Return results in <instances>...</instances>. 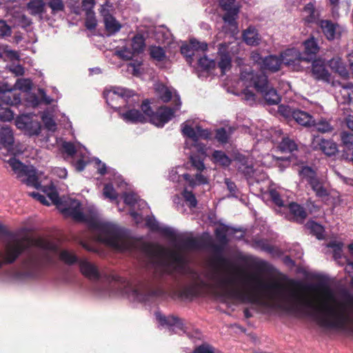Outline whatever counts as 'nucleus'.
<instances>
[{"label": "nucleus", "instance_id": "1", "mask_svg": "<svg viewBox=\"0 0 353 353\" xmlns=\"http://www.w3.org/2000/svg\"><path fill=\"white\" fill-rule=\"evenodd\" d=\"M212 261L217 268H231L237 274H244L243 283L251 289L245 292L234 288V277L220 278L215 273L207 274L208 279L223 288V296L228 299L258 303L288 313H300L312 318L320 327L327 330H344L352 321L345 304L336 301L326 283L305 284L295 279H288L286 283L276 280L266 282L256 273L245 274L223 254H214Z\"/></svg>", "mask_w": 353, "mask_h": 353}, {"label": "nucleus", "instance_id": "2", "mask_svg": "<svg viewBox=\"0 0 353 353\" xmlns=\"http://www.w3.org/2000/svg\"><path fill=\"white\" fill-rule=\"evenodd\" d=\"M92 237L120 251L134 249L139 239L129 230L119 228L111 222H87Z\"/></svg>", "mask_w": 353, "mask_h": 353}, {"label": "nucleus", "instance_id": "3", "mask_svg": "<svg viewBox=\"0 0 353 353\" xmlns=\"http://www.w3.org/2000/svg\"><path fill=\"white\" fill-rule=\"evenodd\" d=\"M80 272L89 280L98 282L103 285V289L112 290L122 294H127L132 291L138 295V290L134 289L125 278L116 274L114 272H99L97 267L87 261L81 259L79 261Z\"/></svg>", "mask_w": 353, "mask_h": 353}, {"label": "nucleus", "instance_id": "4", "mask_svg": "<svg viewBox=\"0 0 353 353\" xmlns=\"http://www.w3.org/2000/svg\"><path fill=\"white\" fill-rule=\"evenodd\" d=\"M169 256L172 263L176 265L175 268L182 274L186 275L190 281L189 284L181 286L176 292L177 296L189 300L199 296L203 290L208 286V283L202 279L198 271L188 266L186 258L180 252L172 251Z\"/></svg>", "mask_w": 353, "mask_h": 353}, {"label": "nucleus", "instance_id": "5", "mask_svg": "<svg viewBox=\"0 0 353 353\" xmlns=\"http://www.w3.org/2000/svg\"><path fill=\"white\" fill-rule=\"evenodd\" d=\"M241 80L247 87H254L261 92L268 104L280 102V96L275 89L270 87L267 76L262 72H254L250 68H245L241 72Z\"/></svg>", "mask_w": 353, "mask_h": 353}, {"label": "nucleus", "instance_id": "6", "mask_svg": "<svg viewBox=\"0 0 353 353\" xmlns=\"http://www.w3.org/2000/svg\"><path fill=\"white\" fill-rule=\"evenodd\" d=\"M8 163L11 167L17 177L27 185L39 188L40 183L36 170L32 166L24 165L15 157H11Z\"/></svg>", "mask_w": 353, "mask_h": 353}, {"label": "nucleus", "instance_id": "7", "mask_svg": "<svg viewBox=\"0 0 353 353\" xmlns=\"http://www.w3.org/2000/svg\"><path fill=\"white\" fill-rule=\"evenodd\" d=\"M225 245L221 243H214L212 236L208 234H203L200 238L188 237L181 243V248L184 250H194L210 248L214 255L223 254Z\"/></svg>", "mask_w": 353, "mask_h": 353}, {"label": "nucleus", "instance_id": "8", "mask_svg": "<svg viewBox=\"0 0 353 353\" xmlns=\"http://www.w3.org/2000/svg\"><path fill=\"white\" fill-rule=\"evenodd\" d=\"M58 210L65 218H72L74 221H86L84 218L83 208L80 201L72 198H63L58 205Z\"/></svg>", "mask_w": 353, "mask_h": 353}, {"label": "nucleus", "instance_id": "9", "mask_svg": "<svg viewBox=\"0 0 353 353\" xmlns=\"http://www.w3.org/2000/svg\"><path fill=\"white\" fill-rule=\"evenodd\" d=\"M280 112L286 117H292L301 125L311 127L314 125L315 120L309 113L300 110H296L290 106H282L279 108Z\"/></svg>", "mask_w": 353, "mask_h": 353}, {"label": "nucleus", "instance_id": "10", "mask_svg": "<svg viewBox=\"0 0 353 353\" xmlns=\"http://www.w3.org/2000/svg\"><path fill=\"white\" fill-rule=\"evenodd\" d=\"M16 125L19 129L26 130L30 135H38L41 132V124L27 114L17 117Z\"/></svg>", "mask_w": 353, "mask_h": 353}, {"label": "nucleus", "instance_id": "11", "mask_svg": "<svg viewBox=\"0 0 353 353\" xmlns=\"http://www.w3.org/2000/svg\"><path fill=\"white\" fill-rule=\"evenodd\" d=\"M174 110L166 106L159 108L151 118V123L157 127H163L173 117Z\"/></svg>", "mask_w": 353, "mask_h": 353}, {"label": "nucleus", "instance_id": "12", "mask_svg": "<svg viewBox=\"0 0 353 353\" xmlns=\"http://www.w3.org/2000/svg\"><path fill=\"white\" fill-rule=\"evenodd\" d=\"M312 148L314 150H321L325 154L330 157L334 155L337 152V145L334 142L319 137L314 139L312 143Z\"/></svg>", "mask_w": 353, "mask_h": 353}, {"label": "nucleus", "instance_id": "13", "mask_svg": "<svg viewBox=\"0 0 353 353\" xmlns=\"http://www.w3.org/2000/svg\"><path fill=\"white\" fill-rule=\"evenodd\" d=\"M312 61L311 72L312 77L316 80L330 82V74L326 68L324 61L321 59H314Z\"/></svg>", "mask_w": 353, "mask_h": 353}, {"label": "nucleus", "instance_id": "14", "mask_svg": "<svg viewBox=\"0 0 353 353\" xmlns=\"http://www.w3.org/2000/svg\"><path fill=\"white\" fill-rule=\"evenodd\" d=\"M304 51L301 52L303 55V61L310 63L314 60L316 54L319 51V46L314 37H311L303 42Z\"/></svg>", "mask_w": 353, "mask_h": 353}, {"label": "nucleus", "instance_id": "15", "mask_svg": "<svg viewBox=\"0 0 353 353\" xmlns=\"http://www.w3.org/2000/svg\"><path fill=\"white\" fill-rule=\"evenodd\" d=\"M283 63L288 65H299L303 61V55L301 52L295 48L286 50L281 54Z\"/></svg>", "mask_w": 353, "mask_h": 353}, {"label": "nucleus", "instance_id": "16", "mask_svg": "<svg viewBox=\"0 0 353 353\" xmlns=\"http://www.w3.org/2000/svg\"><path fill=\"white\" fill-rule=\"evenodd\" d=\"M149 208L147 203L140 199L136 205V209H133L130 214L134 219H141L142 221H154L153 216H149Z\"/></svg>", "mask_w": 353, "mask_h": 353}, {"label": "nucleus", "instance_id": "17", "mask_svg": "<svg viewBox=\"0 0 353 353\" xmlns=\"http://www.w3.org/2000/svg\"><path fill=\"white\" fill-rule=\"evenodd\" d=\"M327 39L332 41L336 38L339 26L330 20H320L318 23Z\"/></svg>", "mask_w": 353, "mask_h": 353}, {"label": "nucleus", "instance_id": "18", "mask_svg": "<svg viewBox=\"0 0 353 353\" xmlns=\"http://www.w3.org/2000/svg\"><path fill=\"white\" fill-rule=\"evenodd\" d=\"M316 1L310 2L307 3L303 10L307 15L303 19L305 23H318L319 20L320 14L319 12L315 8Z\"/></svg>", "mask_w": 353, "mask_h": 353}, {"label": "nucleus", "instance_id": "19", "mask_svg": "<svg viewBox=\"0 0 353 353\" xmlns=\"http://www.w3.org/2000/svg\"><path fill=\"white\" fill-rule=\"evenodd\" d=\"M157 320L161 323V325L173 326L176 325L180 330H183L184 327V324L183 321L176 316L170 315L165 316L160 313H157L156 314Z\"/></svg>", "mask_w": 353, "mask_h": 353}, {"label": "nucleus", "instance_id": "20", "mask_svg": "<svg viewBox=\"0 0 353 353\" xmlns=\"http://www.w3.org/2000/svg\"><path fill=\"white\" fill-rule=\"evenodd\" d=\"M282 63L283 61L281 59L276 56L270 55L263 59L261 68L263 70H268L272 72H276L279 70Z\"/></svg>", "mask_w": 353, "mask_h": 353}, {"label": "nucleus", "instance_id": "21", "mask_svg": "<svg viewBox=\"0 0 353 353\" xmlns=\"http://www.w3.org/2000/svg\"><path fill=\"white\" fill-rule=\"evenodd\" d=\"M243 38L244 41L250 46H257L261 41V37L256 29L252 26H250L243 31Z\"/></svg>", "mask_w": 353, "mask_h": 353}, {"label": "nucleus", "instance_id": "22", "mask_svg": "<svg viewBox=\"0 0 353 353\" xmlns=\"http://www.w3.org/2000/svg\"><path fill=\"white\" fill-rule=\"evenodd\" d=\"M122 118L126 121L132 123H145L147 119L145 116L138 110L132 109L128 110L126 112L123 113Z\"/></svg>", "mask_w": 353, "mask_h": 353}, {"label": "nucleus", "instance_id": "23", "mask_svg": "<svg viewBox=\"0 0 353 353\" xmlns=\"http://www.w3.org/2000/svg\"><path fill=\"white\" fill-rule=\"evenodd\" d=\"M103 21L105 28L110 34H114L119 32L121 28L120 23L108 12L104 14Z\"/></svg>", "mask_w": 353, "mask_h": 353}, {"label": "nucleus", "instance_id": "24", "mask_svg": "<svg viewBox=\"0 0 353 353\" xmlns=\"http://www.w3.org/2000/svg\"><path fill=\"white\" fill-rule=\"evenodd\" d=\"M183 178L185 181L188 182L189 185L192 188H194L196 185L208 183L207 177L200 172L195 174L194 179L188 173L183 174Z\"/></svg>", "mask_w": 353, "mask_h": 353}, {"label": "nucleus", "instance_id": "25", "mask_svg": "<svg viewBox=\"0 0 353 353\" xmlns=\"http://www.w3.org/2000/svg\"><path fill=\"white\" fill-rule=\"evenodd\" d=\"M330 66L343 78L346 79L349 77V72L341 59H332L330 61Z\"/></svg>", "mask_w": 353, "mask_h": 353}, {"label": "nucleus", "instance_id": "26", "mask_svg": "<svg viewBox=\"0 0 353 353\" xmlns=\"http://www.w3.org/2000/svg\"><path fill=\"white\" fill-rule=\"evenodd\" d=\"M238 13L239 8L232 9L229 11H226V13L223 17L224 22L230 26V30L233 32L236 31L238 29L237 23L236 21Z\"/></svg>", "mask_w": 353, "mask_h": 353}, {"label": "nucleus", "instance_id": "27", "mask_svg": "<svg viewBox=\"0 0 353 353\" xmlns=\"http://www.w3.org/2000/svg\"><path fill=\"white\" fill-rule=\"evenodd\" d=\"M46 3L43 0H30L27 8L32 15L41 14L45 11Z\"/></svg>", "mask_w": 353, "mask_h": 353}, {"label": "nucleus", "instance_id": "28", "mask_svg": "<svg viewBox=\"0 0 353 353\" xmlns=\"http://www.w3.org/2000/svg\"><path fill=\"white\" fill-rule=\"evenodd\" d=\"M14 143V137L12 130L8 127L0 129V144L4 147L11 146Z\"/></svg>", "mask_w": 353, "mask_h": 353}, {"label": "nucleus", "instance_id": "29", "mask_svg": "<svg viewBox=\"0 0 353 353\" xmlns=\"http://www.w3.org/2000/svg\"><path fill=\"white\" fill-rule=\"evenodd\" d=\"M219 61H218V67L221 69V74L223 75L225 71L230 70L232 66L231 57L229 52H221V48L219 51Z\"/></svg>", "mask_w": 353, "mask_h": 353}, {"label": "nucleus", "instance_id": "30", "mask_svg": "<svg viewBox=\"0 0 353 353\" xmlns=\"http://www.w3.org/2000/svg\"><path fill=\"white\" fill-rule=\"evenodd\" d=\"M305 228L318 239L321 240L325 239L324 227L319 224V222H307Z\"/></svg>", "mask_w": 353, "mask_h": 353}, {"label": "nucleus", "instance_id": "31", "mask_svg": "<svg viewBox=\"0 0 353 353\" xmlns=\"http://www.w3.org/2000/svg\"><path fill=\"white\" fill-rule=\"evenodd\" d=\"M0 101H1V104L3 105H16L20 103L21 98L20 95L18 94L13 93L12 91L6 92V93H3L0 94Z\"/></svg>", "mask_w": 353, "mask_h": 353}, {"label": "nucleus", "instance_id": "32", "mask_svg": "<svg viewBox=\"0 0 353 353\" xmlns=\"http://www.w3.org/2000/svg\"><path fill=\"white\" fill-rule=\"evenodd\" d=\"M59 258L62 262L68 265H72L76 263H79V261L81 260L76 254L67 250H61L59 252Z\"/></svg>", "mask_w": 353, "mask_h": 353}, {"label": "nucleus", "instance_id": "33", "mask_svg": "<svg viewBox=\"0 0 353 353\" xmlns=\"http://www.w3.org/2000/svg\"><path fill=\"white\" fill-rule=\"evenodd\" d=\"M299 176L303 180H305L308 184L312 183L317 178L316 172L309 166H303L299 171Z\"/></svg>", "mask_w": 353, "mask_h": 353}, {"label": "nucleus", "instance_id": "34", "mask_svg": "<svg viewBox=\"0 0 353 353\" xmlns=\"http://www.w3.org/2000/svg\"><path fill=\"white\" fill-rule=\"evenodd\" d=\"M288 208L290 213L296 219H305L307 217V214L305 209L297 203H290Z\"/></svg>", "mask_w": 353, "mask_h": 353}, {"label": "nucleus", "instance_id": "35", "mask_svg": "<svg viewBox=\"0 0 353 353\" xmlns=\"http://www.w3.org/2000/svg\"><path fill=\"white\" fill-rule=\"evenodd\" d=\"M315 192L316 196L321 198H324L328 196L327 190L324 187L322 181L317 178L316 180L309 184Z\"/></svg>", "mask_w": 353, "mask_h": 353}, {"label": "nucleus", "instance_id": "36", "mask_svg": "<svg viewBox=\"0 0 353 353\" xmlns=\"http://www.w3.org/2000/svg\"><path fill=\"white\" fill-rule=\"evenodd\" d=\"M132 96L131 91L123 88H117L115 90H113L112 92H109L107 94V103L109 105H110L112 108L114 107V105L111 103L110 101L114 99L116 97H121V98H128Z\"/></svg>", "mask_w": 353, "mask_h": 353}, {"label": "nucleus", "instance_id": "37", "mask_svg": "<svg viewBox=\"0 0 353 353\" xmlns=\"http://www.w3.org/2000/svg\"><path fill=\"white\" fill-rule=\"evenodd\" d=\"M132 48L134 52L140 53L145 47V38L141 34H137L132 39Z\"/></svg>", "mask_w": 353, "mask_h": 353}, {"label": "nucleus", "instance_id": "38", "mask_svg": "<svg viewBox=\"0 0 353 353\" xmlns=\"http://www.w3.org/2000/svg\"><path fill=\"white\" fill-rule=\"evenodd\" d=\"M341 139L344 147V150L347 152L353 154V134L347 132H343L341 134Z\"/></svg>", "mask_w": 353, "mask_h": 353}, {"label": "nucleus", "instance_id": "39", "mask_svg": "<svg viewBox=\"0 0 353 353\" xmlns=\"http://www.w3.org/2000/svg\"><path fill=\"white\" fill-rule=\"evenodd\" d=\"M212 158L216 163L223 166H229L231 164V159L221 150H215L212 153Z\"/></svg>", "mask_w": 353, "mask_h": 353}, {"label": "nucleus", "instance_id": "40", "mask_svg": "<svg viewBox=\"0 0 353 353\" xmlns=\"http://www.w3.org/2000/svg\"><path fill=\"white\" fill-rule=\"evenodd\" d=\"M279 148L283 152H292L297 150V145L294 140L286 137L282 139Z\"/></svg>", "mask_w": 353, "mask_h": 353}, {"label": "nucleus", "instance_id": "41", "mask_svg": "<svg viewBox=\"0 0 353 353\" xmlns=\"http://www.w3.org/2000/svg\"><path fill=\"white\" fill-rule=\"evenodd\" d=\"M50 9L52 14H57L65 9L63 0H48L46 4Z\"/></svg>", "mask_w": 353, "mask_h": 353}, {"label": "nucleus", "instance_id": "42", "mask_svg": "<svg viewBox=\"0 0 353 353\" xmlns=\"http://www.w3.org/2000/svg\"><path fill=\"white\" fill-rule=\"evenodd\" d=\"M123 198L124 203L133 208V209H136V205L140 199L139 195L133 192H125L123 194Z\"/></svg>", "mask_w": 353, "mask_h": 353}, {"label": "nucleus", "instance_id": "43", "mask_svg": "<svg viewBox=\"0 0 353 353\" xmlns=\"http://www.w3.org/2000/svg\"><path fill=\"white\" fill-rule=\"evenodd\" d=\"M253 246L255 248H259L262 251L268 253H273L274 250V246L270 245L265 239H256L253 241Z\"/></svg>", "mask_w": 353, "mask_h": 353}, {"label": "nucleus", "instance_id": "44", "mask_svg": "<svg viewBox=\"0 0 353 353\" xmlns=\"http://www.w3.org/2000/svg\"><path fill=\"white\" fill-rule=\"evenodd\" d=\"M43 191L46 194L48 198L51 201V202L58 208V205L61 203V201H62L63 199L59 198L57 190L53 187H49L45 188Z\"/></svg>", "mask_w": 353, "mask_h": 353}, {"label": "nucleus", "instance_id": "45", "mask_svg": "<svg viewBox=\"0 0 353 353\" xmlns=\"http://www.w3.org/2000/svg\"><path fill=\"white\" fill-rule=\"evenodd\" d=\"M182 196L184 199V201L186 205L190 208H194L197 205V200L196 199L195 195L192 193V191H189L187 189H185L182 192Z\"/></svg>", "mask_w": 353, "mask_h": 353}, {"label": "nucleus", "instance_id": "46", "mask_svg": "<svg viewBox=\"0 0 353 353\" xmlns=\"http://www.w3.org/2000/svg\"><path fill=\"white\" fill-rule=\"evenodd\" d=\"M157 90L159 93V97L163 102L167 103L171 100L172 93L169 88L161 84L158 85Z\"/></svg>", "mask_w": 353, "mask_h": 353}, {"label": "nucleus", "instance_id": "47", "mask_svg": "<svg viewBox=\"0 0 353 353\" xmlns=\"http://www.w3.org/2000/svg\"><path fill=\"white\" fill-rule=\"evenodd\" d=\"M163 293V290L161 286L149 288L145 291L143 299V301H149L151 298L161 296Z\"/></svg>", "mask_w": 353, "mask_h": 353}, {"label": "nucleus", "instance_id": "48", "mask_svg": "<svg viewBox=\"0 0 353 353\" xmlns=\"http://www.w3.org/2000/svg\"><path fill=\"white\" fill-rule=\"evenodd\" d=\"M150 54L152 59L158 61H163L165 58L164 49L159 46H151L150 48Z\"/></svg>", "mask_w": 353, "mask_h": 353}, {"label": "nucleus", "instance_id": "49", "mask_svg": "<svg viewBox=\"0 0 353 353\" xmlns=\"http://www.w3.org/2000/svg\"><path fill=\"white\" fill-rule=\"evenodd\" d=\"M314 126H315L317 131L322 133L330 132L334 130V128L331 125L330 122L324 119H320L316 123L315 122Z\"/></svg>", "mask_w": 353, "mask_h": 353}, {"label": "nucleus", "instance_id": "50", "mask_svg": "<svg viewBox=\"0 0 353 353\" xmlns=\"http://www.w3.org/2000/svg\"><path fill=\"white\" fill-rule=\"evenodd\" d=\"M13 18L14 20V23L22 28H26L32 23L31 20L25 14L21 13H16V14L13 16Z\"/></svg>", "mask_w": 353, "mask_h": 353}, {"label": "nucleus", "instance_id": "51", "mask_svg": "<svg viewBox=\"0 0 353 353\" xmlns=\"http://www.w3.org/2000/svg\"><path fill=\"white\" fill-rule=\"evenodd\" d=\"M191 166L195 168L198 172H201L205 169L203 161L199 155H191L189 159Z\"/></svg>", "mask_w": 353, "mask_h": 353}, {"label": "nucleus", "instance_id": "52", "mask_svg": "<svg viewBox=\"0 0 353 353\" xmlns=\"http://www.w3.org/2000/svg\"><path fill=\"white\" fill-rule=\"evenodd\" d=\"M198 64L202 69L205 70L213 69L216 66L215 61L212 59H209L205 56L199 59Z\"/></svg>", "mask_w": 353, "mask_h": 353}, {"label": "nucleus", "instance_id": "53", "mask_svg": "<svg viewBox=\"0 0 353 353\" xmlns=\"http://www.w3.org/2000/svg\"><path fill=\"white\" fill-rule=\"evenodd\" d=\"M103 194L105 198L110 200H116L118 197V194L116 192L112 184H105L103 187Z\"/></svg>", "mask_w": 353, "mask_h": 353}, {"label": "nucleus", "instance_id": "54", "mask_svg": "<svg viewBox=\"0 0 353 353\" xmlns=\"http://www.w3.org/2000/svg\"><path fill=\"white\" fill-rule=\"evenodd\" d=\"M13 117V112L8 107H4L3 104L0 103V121H10Z\"/></svg>", "mask_w": 353, "mask_h": 353}, {"label": "nucleus", "instance_id": "55", "mask_svg": "<svg viewBox=\"0 0 353 353\" xmlns=\"http://www.w3.org/2000/svg\"><path fill=\"white\" fill-rule=\"evenodd\" d=\"M181 52L186 57V61L191 64L192 62V57L194 55V52L190 43L183 45L181 47Z\"/></svg>", "mask_w": 353, "mask_h": 353}, {"label": "nucleus", "instance_id": "56", "mask_svg": "<svg viewBox=\"0 0 353 353\" xmlns=\"http://www.w3.org/2000/svg\"><path fill=\"white\" fill-rule=\"evenodd\" d=\"M134 52L131 51L130 49L127 48H123L121 50L115 51V55L123 60L128 61L131 60L134 55Z\"/></svg>", "mask_w": 353, "mask_h": 353}, {"label": "nucleus", "instance_id": "57", "mask_svg": "<svg viewBox=\"0 0 353 353\" xmlns=\"http://www.w3.org/2000/svg\"><path fill=\"white\" fill-rule=\"evenodd\" d=\"M192 353H216L215 351V348L208 344V343H202L201 345L196 347Z\"/></svg>", "mask_w": 353, "mask_h": 353}, {"label": "nucleus", "instance_id": "58", "mask_svg": "<svg viewBox=\"0 0 353 353\" xmlns=\"http://www.w3.org/2000/svg\"><path fill=\"white\" fill-rule=\"evenodd\" d=\"M190 45L192 48L194 52L197 51H206L208 49V44L205 42H200L196 39H190Z\"/></svg>", "mask_w": 353, "mask_h": 353}, {"label": "nucleus", "instance_id": "59", "mask_svg": "<svg viewBox=\"0 0 353 353\" xmlns=\"http://www.w3.org/2000/svg\"><path fill=\"white\" fill-rule=\"evenodd\" d=\"M182 133L194 141H196V128H193L187 124H183Z\"/></svg>", "mask_w": 353, "mask_h": 353}, {"label": "nucleus", "instance_id": "60", "mask_svg": "<svg viewBox=\"0 0 353 353\" xmlns=\"http://www.w3.org/2000/svg\"><path fill=\"white\" fill-rule=\"evenodd\" d=\"M349 85L343 86V90L341 91L343 98L344 99L343 103H351L353 102V91L348 89Z\"/></svg>", "mask_w": 353, "mask_h": 353}, {"label": "nucleus", "instance_id": "61", "mask_svg": "<svg viewBox=\"0 0 353 353\" xmlns=\"http://www.w3.org/2000/svg\"><path fill=\"white\" fill-rule=\"evenodd\" d=\"M215 138L219 142L221 143H226L229 137L226 130L223 128H221L216 130Z\"/></svg>", "mask_w": 353, "mask_h": 353}, {"label": "nucleus", "instance_id": "62", "mask_svg": "<svg viewBox=\"0 0 353 353\" xmlns=\"http://www.w3.org/2000/svg\"><path fill=\"white\" fill-rule=\"evenodd\" d=\"M16 86L19 90L27 92L32 88V82L28 79H19L17 81Z\"/></svg>", "mask_w": 353, "mask_h": 353}, {"label": "nucleus", "instance_id": "63", "mask_svg": "<svg viewBox=\"0 0 353 353\" xmlns=\"http://www.w3.org/2000/svg\"><path fill=\"white\" fill-rule=\"evenodd\" d=\"M141 110L143 112V115L148 117L149 118L150 121L151 122L152 116L154 115V112L152 110L150 103L148 101H144L141 104Z\"/></svg>", "mask_w": 353, "mask_h": 353}, {"label": "nucleus", "instance_id": "64", "mask_svg": "<svg viewBox=\"0 0 353 353\" xmlns=\"http://www.w3.org/2000/svg\"><path fill=\"white\" fill-rule=\"evenodd\" d=\"M270 196L272 201L274 202L275 205L279 207H282L284 205L283 201L281 197L280 194L275 190H272L270 192Z\"/></svg>", "mask_w": 353, "mask_h": 353}]
</instances>
